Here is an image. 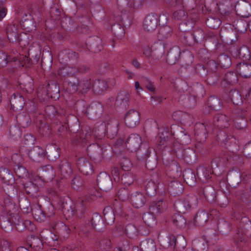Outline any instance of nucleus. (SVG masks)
<instances>
[{
  "mask_svg": "<svg viewBox=\"0 0 251 251\" xmlns=\"http://www.w3.org/2000/svg\"><path fill=\"white\" fill-rule=\"evenodd\" d=\"M46 111L47 112H49V115L52 114L56 117L50 126L47 125L45 127L40 128V133L43 135H48L54 133L60 135L65 133L67 131V126L60 121L58 118L60 117L61 114L63 113V111L58 112L53 105L48 106L46 108Z\"/></svg>",
  "mask_w": 251,
  "mask_h": 251,
  "instance_id": "nucleus-1",
  "label": "nucleus"
},
{
  "mask_svg": "<svg viewBox=\"0 0 251 251\" xmlns=\"http://www.w3.org/2000/svg\"><path fill=\"white\" fill-rule=\"evenodd\" d=\"M245 237L251 238V224H247L243 227H239L233 238L234 243L241 251H249L250 250L249 242L246 240Z\"/></svg>",
  "mask_w": 251,
  "mask_h": 251,
  "instance_id": "nucleus-2",
  "label": "nucleus"
},
{
  "mask_svg": "<svg viewBox=\"0 0 251 251\" xmlns=\"http://www.w3.org/2000/svg\"><path fill=\"white\" fill-rule=\"evenodd\" d=\"M215 133L218 142L224 143L226 147L234 152L238 151V146L236 144V139L233 136H228L224 129H218Z\"/></svg>",
  "mask_w": 251,
  "mask_h": 251,
  "instance_id": "nucleus-3",
  "label": "nucleus"
},
{
  "mask_svg": "<svg viewBox=\"0 0 251 251\" xmlns=\"http://www.w3.org/2000/svg\"><path fill=\"white\" fill-rule=\"evenodd\" d=\"M196 198L187 196L175 201L174 206L176 210L179 213L185 214L190 211L194 205L196 204Z\"/></svg>",
  "mask_w": 251,
  "mask_h": 251,
  "instance_id": "nucleus-4",
  "label": "nucleus"
},
{
  "mask_svg": "<svg viewBox=\"0 0 251 251\" xmlns=\"http://www.w3.org/2000/svg\"><path fill=\"white\" fill-rule=\"evenodd\" d=\"M163 246L181 251L185 248L186 242L183 236L176 238L174 235H170L166 238Z\"/></svg>",
  "mask_w": 251,
  "mask_h": 251,
  "instance_id": "nucleus-5",
  "label": "nucleus"
},
{
  "mask_svg": "<svg viewBox=\"0 0 251 251\" xmlns=\"http://www.w3.org/2000/svg\"><path fill=\"white\" fill-rule=\"evenodd\" d=\"M116 232L119 236L126 235L130 239L136 238L139 234L138 228L132 224L125 226L121 224H118L116 226Z\"/></svg>",
  "mask_w": 251,
  "mask_h": 251,
  "instance_id": "nucleus-6",
  "label": "nucleus"
},
{
  "mask_svg": "<svg viewBox=\"0 0 251 251\" xmlns=\"http://www.w3.org/2000/svg\"><path fill=\"white\" fill-rule=\"evenodd\" d=\"M249 177L244 174L241 175L238 170L229 171L227 175V180L230 186L236 188L242 181L248 183Z\"/></svg>",
  "mask_w": 251,
  "mask_h": 251,
  "instance_id": "nucleus-7",
  "label": "nucleus"
},
{
  "mask_svg": "<svg viewBox=\"0 0 251 251\" xmlns=\"http://www.w3.org/2000/svg\"><path fill=\"white\" fill-rule=\"evenodd\" d=\"M172 151L177 157L183 159L187 163L190 164H193L197 160L196 154L193 150H182L181 148H178L177 150L173 149Z\"/></svg>",
  "mask_w": 251,
  "mask_h": 251,
  "instance_id": "nucleus-8",
  "label": "nucleus"
},
{
  "mask_svg": "<svg viewBox=\"0 0 251 251\" xmlns=\"http://www.w3.org/2000/svg\"><path fill=\"white\" fill-rule=\"evenodd\" d=\"M125 123L129 128H134L137 126L140 122V114L135 109H131L125 115Z\"/></svg>",
  "mask_w": 251,
  "mask_h": 251,
  "instance_id": "nucleus-9",
  "label": "nucleus"
},
{
  "mask_svg": "<svg viewBox=\"0 0 251 251\" xmlns=\"http://www.w3.org/2000/svg\"><path fill=\"white\" fill-rule=\"evenodd\" d=\"M82 47H86L90 51L93 53L99 52L103 49L102 40L98 36L90 37Z\"/></svg>",
  "mask_w": 251,
  "mask_h": 251,
  "instance_id": "nucleus-10",
  "label": "nucleus"
},
{
  "mask_svg": "<svg viewBox=\"0 0 251 251\" xmlns=\"http://www.w3.org/2000/svg\"><path fill=\"white\" fill-rule=\"evenodd\" d=\"M96 198L95 194H87L84 198L78 200V204L80 208L76 210V213L79 217L81 218L88 214L89 210L87 207L88 203L92 201H95Z\"/></svg>",
  "mask_w": 251,
  "mask_h": 251,
  "instance_id": "nucleus-11",
  "label": "nucleus"
},
{
  "mask_svg": "<svg viewBox=\"0 0 251 251\" xmlns=\"http://www.w3.org/2000/svg\"><path fill=\"white\" fill-rule=\"evenodd\" d=\"M213 124L217 129H225L230 125V119L226 114L218 113L213 118Z\"/></svg>",
  "mask_w": 251,
  "mask_h": 251,
  "instance_id": "nucleus-12",
  "label": "nucleus"
},
{
  "mask_svg": "<svg viewBox=\"0 0 251 251\" xmlns=\"http://www.w3.org/2000/svg\"><path fill=\"white\" fill-rule=\"evenodd\" d=\"M76 166L79 171L83 175L90 176L94 172L93 166L91 161L86 158L80 157L76 161Z\"/></svg>",
  "mask_w": 251,
  "mask_h": 251,
  "instance_id": "nucleus-13",
  "label": "nucleus"
},
{
  "mask_svg": "<svg viewBox=\"0 0 251 251\" xmlns=\"http://www.w3.org/2000/svg\"><path fill=\"white\" fill-rule=\"evenodd\" d=\"M236 14L243 18H248L251 16V4L245 0H239L235 6Z\"/></svg>",
  "mask_w": 251,
  "mask_h": 251,
  "instance_id": "nucleus-14",
  "label": "nucleus"
},
{
  "mask_svg": "<svg viewBox=\"0 0 251 251\" xmlns=\"http://www.w3.org/2000/svg\"><path fill=\"white\" fill-rule=\"evenodd\" d=\"M97 182L99 187L104 192H107L112 188V179L106 173H100L97 177Z\"/></svg>",
  "mask_w": 251,
  "mask_h": 251,
  "instance_id": "nucleus-15",
  "label": "nucleus"
},
{
  "mask_svg": "<svg viewBox=\"0 0 251 251\" xmlns=\"http://www.w3.org/2000/svg\"><path fill=\"white\" fill-rule=\"evenodd\" d=\"M11 109L15 111H19L23 109L25 105V99L21 93H14L10 99Z\"/></svg>",
  "mask_w": 251,
  "mask_h": 251,
  "instance_id": "nucleus-16",
  "label": "nucleus"
},
{
  "mask_svg": "<svg viewBox=\"0 0 251 251\" xmlns=\"http://www.w3.org/2000/svg\"><path fill=\"white\" fill-rule=\"evenodd\" d=\"M237 33L232 28H221L220 35L222 40L227 44H232L237 40Z\"/></svg>",
  "mask_w": 251,
  "mask_h": 251,
  "instance_id": "nucleus-17",
  "label": "nucleus"
},
{
  "mask_svg": "<svg viewBox=\"0 0 251 251\" xmlns=\"http://www.w3.org/2000/svg\"><path fill=\"white\" fill-rule=\"evenodd\" d=\"M203 193L207 201L210 202L216 201L222 206L226 205L228 203L227 198L226 197H224V201L223 202L220 201L218 199H217L216 196L215 191L213 187H204L203 189Z\"/></svg>",
  "mask_w": 251,
  "mask_h": 251,
  "instance_id": "nucleus-18",
  "label": "nucleus"
},
{
  "mask_svg": "<svg viewBox=\"0 0 251 251\" xmlns=\"http://www.w3.org/2000/svg\"><path fill=\"white\" fill-rule=\"evenodd\" d=\"M141 138L137 134H131L125 142L126 147L131 151H137L141 147Z\"/></svg>",
  "mask_w": 251,
  "mask_h": 251,
  "instance_id": "nucleus-19",
  "label": "nucleus"
},
{
  "mask_svg": "<svg viewBox=\"0 0 251 251\" xmlns=\"http://www.w3.org/2000/svg\"><path fill=\"white\" fill-rule=\"evenodd\" d=\"M43 91L48 98L54 100H58L60 97V89L58 84L54 81H50L43 88Z\"/></svg>",
  "mask_w": 251,
  "mask_h": 251,
  "instance_id": "nucleus-20",
  "label": "nucleus"
},
{
  "mask_svg": "<svg viewBox=\"0 0 251 251\" xmlns=\"http://www.w3.org/2000/svg\"><path fill=\"white\" fill-rule=\"evenodd\" d=\"M46 208L39 204L32 206L31 212L35 220L39 222L44 221L47 216H49L50 215V213L46 211Z\"/></svg>",
  "mask_w": 251,
  "mask_h": 251,
  "instance_id": "nucleus-21",
  "label": "nucleus"
},
{
  "mask_svg": "<svg viewBox=\"0 0 251 251\" xmlns=\"http://www.w3.org/2000/svg\"><path fill=\"white\" fill-rule=\"evenodd\" d=\"M158 25V16L156 14L151 13L145 18L143 23L144 29L148 32L155 30Z\"/></svg>",
  "mask_w": 251,
  "mask_h": 251,
  "instance_id": "nucleus-22",
  "label": "nucleus"
},
{
  "mask_svg": "<svg viewBox=\"0 0 251 251\" xmlns=\"http://www.w3.org/2000/svg\"><path fill=\"white\" fill-rule=\"evenodd\" d=\"M130 95L126 91H121L118 94L115 106L121 109H126L129 105Z\"/></svg>",
  "mask_w": 251,
  "mask_h": 251,
  "instance_id": "nucleus-23",
  "label": "nucleus"
},
{
  "mask_svg": "<svg viewBox=\"0 0 251 251\" xmlns=\"http://www.w3.org/2000/svg\"><path fill=\"white\" fill-rule=\"evenodd\" d=\"M62 212L66 219L72 218L75 213V207L72 201H60Z\"/></svg>",
  "mask_w": 251,
  "mask_h": 251,
  "instance_id": "nucleus-24",
  "label": "nucleus"
},
{
  "mask_svg": "<svg viewBox=\"0 0 251 251\" xmlns=\"http://www.w3.org/2000/svg\"><path fill=\"white\" fill-rule=\"evenodd\" d=\"M79 79L76 77H69L65 78L63 86L66 87L68 93L73 94L78 91Z\"/></svg>",
  "mask_w": 251,
  "mask_h": 251,
  "instance_id": "nucleus-25",
  "label": "nucleus"
},
{
  "mask_svg": "<svg viewBox=\"0 0 251 251\" xmlns=\"http://www.w3.org/2000/svg\"><path fill=\"white\" fill-rule=\"evenodd\" d=\"M166 169L170 176L174 178H177L181 174L180 166L178 163L174 160H172L168 163L166 164Z\"/></svg>",
  "mask_w": 251,
  "mask_h": 251,
  "instance_id": "nucleus-26",
  "label": "nucleus"
},
{
  "mask_svg": "<svg viewBox=\"0 0 251 251\" xmlns=\"http://www.w3.org/2000/svg\"><path fill=\"white\" fill-rule=\"evenodd\" d=\"M180 50L178 46H175L170 49L166 56V62L170 65L175 64L179 60Z\"/></svg>",
  "mask_w": 251,
  "mask_h": 251,
  "instance_id": "nucleus-27",
  "label": "nucleus"
},
{
  "mask_svg": "<svg viewBox=\"0 0 251 251\" xmlns=\"http://www.w3.org/2000/svg\"><path fill=\"white\" fill-rule=\"evenodd\" d=\"M12 218L14 219L13 226L14 225L16 229L18 231H22L25 229L27 228V226L29 225L31 226H34V225L30 221L24 220L20 216L16 213L12 214Z\"/></svg>",
  "mask_w": 251,
  "mask_h": 251,
  "instance_id": "nucleus-28",
  "label": "nucleus"
},
{
  "mask_svg": "<svg viewBox=\"0 0 251 251\" xmlns=\"http://www.w3.org/2000/svg\"><path fill=\"white\" fill-rule=\"evenodd\" d=\"M236 70L239 75L244 78H251V64L248 62H239L236 65Z\"/></svg>",
  "mask_w": 251,
  "mask_h": 251,
  "instance_id": "nucleus-29",
  "label": "nucleus"
},
{
  "mask_svg": "<svg viewBox=\"0 0 251 251\" xmlns=\"http://www.w3.org/2000/svg\"><path fill=\"white\" fill-rule=\"evenodd\" d=\"M167 206V202L163 200H160L151 202L149 205V210L151 212L158 215L164 212L166 210Z\"/></svg>",
  "mask_w": 251,
  "mask_h": 251,
  "instance_id": "nucleus-30",
  "label": "nucleus"
},
{
  "mask_svg": "<svg viewBox=\"0 0 251 251\" xmlns=\"http://www.w3.org/2000/svg\"><path fill=\"white\" fill-rule=\"evenodd\" d=\"M137 151L138 159L144 161L150 157L152 152H156L153 148L147 144H143Z\"/></svg>",
  "mask_w": 251,
  "mask_h": 251,
  "instance_id": "nucleus-31",
  "label": "nucleus"
},
{
  "mask_svg": "<svg viewBox=\"0 0 251 251\" xmlns=\"http://www.w3.org/2000/svg\"><path fill=\"white\" fill-rule=\"evenodd\" d=\"M28 154L33 161L36 162L40 161L46 155L44 150L39 146L34 147L28 151Z\"/></svg>",
  "mask_w": 251,
  "mask_h": 251,
  "instance_id": "nucleus-32",
  "label": "nucleus"
},
{
  "mask_svg": "<svg viewBox=\"0 0 251 251\" xmlns=\"http://www.w3.org/2000/svg\"><path fill=\"white\" fill-rule=\"evenodd\" d=\"M16 121L19 125L23 128L28 127L32 123V120L29 114L25 111H23L17 114Z\"/></svg>",
  "mask_w": 251,
  "mask_h": 251,
  "instance_id": "nucleus-33",
  "label": "nucleus"
},
{
  "mask_svg": "<svg viewBox=\"0 0 251 251\" xmlns=\"http://www.w3.org/2000/svg\"><path fill=\"white\" fill-rule=\"evenodd\" d=\"M147 201L145 196L142 193L136 192L131 195L130 202L136 208H139L144 205Z\"/></svg>",
  "mask_w": 251,
  "mask_h": 251,
  "instance_id": "nucleus-34",
  "label": "nucleus"
},
{
  "mask_svg": "<svg viewBox=\"0 0 251 251\" xmlns=\"http://www.w3.org/2000/svg\"><path fill=\"white\" fill-rule=\"evenodd\" d=\"M26 243L35 251H41L44 248L43 243L38 236H28L26 238Z\"/></svg>",
  "mask_w": 251,
  "mask_h": 251,
  "instance_id": "nucleus-35",
  "label": "nucleus"
},
{
  "mask_svg": "<svg viewBox=\"0 0 251 251\" xmlns=\"http://www.w3.org/2000/svg\"><path fill=\"white\" fill-rule=\"evenodd\" d=\"M92 228L98 231H101L104 228V222L102 216L98 213H94L90 221Z\"/></svg>",
  "mask_w": 251,
  "mask_h": 251,
  "instance_id": "nucleus-36",
  "label": "nucleus"
},
{
  "mask_svg": "<svg viewBox=\"0 0 251 251\" xmlns=\"http://www.w3.org/2000/svg\"><path fill=\"white\" fill-rule=\"evenodd\" d=\"M123 25L126 26V22L122 17L121 23L114 24L111 26V31L118 39H121L125 36V32Z\"/></svg>",
  "mask_w": 251,
  "mask_h": 251,
  "instance_id": "nucleus-37",
  "label": "nucleus"
},
{
  "mask_svg": "<svg viewBox=\"0 0 251 251\" xmlns=\"http://www.w3.org/2000/svg\"><path fill=\"white\" fill-rule=\"evenodd\" d=\"M182 184L178 181H173L169 183L168 191L170 195L176 196L181 194L183 191Z\"/></svg>",
  "mask_w": 251,
  "mask_h": 251,
  "instance_id": "nucleus-38",
  "label": "nucleus"
},
{
  "mask_svg": "<svg viewBox=\"0 0 251 251\" xmlns=\"http://www.w3.org/2000/svg\"><path fill=\"white\" fill-rule=\"evenodd\" d=\"M12 215L8 214V216H2L0 218V227L6 232L12 231L13 228L14 219Z\"/></svg>",
  "mask_w": 251,
  "mask_h": 251,
  "instance_id": "nucleus-39",
  "label": "nucleus"
},
{
  "mask_svg": "<svg viewBox=\"0 0 251 251\" xmlns=\"http://www.w3.org/2000/svg\"><path fill=\"white\" fill-rule=\"evenodd\" d=\"M0 178L8 185H12L15 182L13 173L10 170L4 167L0 168Z\"/></svg>",
  "mask_w": 251,
  "mask_h": 251,
  "instance_id": "nucleus-40",
  "label": "nucleus"
},
{
  "mask_svg": "<svg viewBox=\"0 0 251 251\" xmlns=\"http://www.w3.org/2000/svg\"><path fill=\"white\" fill-rule=\"evenodd\" d=\"M1 207L2 209L6 211L8 214L12 215L16 211V204L9 196H6L3 198V202Z\"/></svg>",
  "mask_w": 251,
  "mask_h": 251,
  "instance_id": "nucleus-41",
  "label": "nucleus"
},
{
  "mask_svg": "<svg viewBox=\"0 0 251 251\" xmlns=\"http://www.w3.org/2000/svg\"><path fill=\"white\" fill-rule=\"evenodd\" d=\"M39 171L44 178L47 181L52 180L55 176L53 167L51 165L42 166L39 169Z\"/></svg>",
  "mask_w": 251,
  "mask_h": 251,
  "instance_id": "nucleus-42",
  "label": "nucleus"
},
{
  "mask_svg": "<svg viewBox=\"0 0 251 251\" xmlns=\"http://www.w3.org/2000/svg\"><path fill=\"white\" fill-rule=\"evenodd\" d=\"M28 19H25V17H22L21 20V26L28 31L35 30L36 28L35 21L33 15L27 14Z\"/></svg>",
  "mask_w": 251,
  "mask_h": 251,
  "instance_id": "nucleus-43",
  "label": "nucleus"
},
{
  "mask_svg": "<svg viewBox=\"0 0 251 251\" xmlns=\"http://www.w3.org/2000/svg\"><path fill=\"white\" fill-rule=\"evenodd\" d=\"M208 220V214L205 210L199 211L194 218L195 225L197 226H204Z\"/></svg>",
  "mask_w": 251,
  "mask_h": 251,
  "instance_id": "nucleus-44",
  "label": "nucleus"
},
{
  "mask_svg": "<svg viewBox=\"0 0 251 251\" xmlns=\"http://www.w3.org/2000/svg\"><path fill=\"white\" fill-rule=\"evenodd\" d=\"M17 61L18 58L16 57H13L3 50H0V68L5 67L8 64H10L12 62H16Z\"/></svg>",
  "mask_w": 251,
  "mask_h": 251,
  "instance_id": "nucleus-45",
  "label": "nucleus"
},
{
  "mask_svg": "<svg viewBox=\"0 0 251 251\" xmlns=\"http://www.w3.org/2000/svg\"><path fill=\"white\" fill-rule=\"evenodd\" d=\"M58 169L61 175L64 177L69 176L72 172L70 163L66 159H64L60 162Z\"/></svg>",
  "mask_w": 251,
  "mask_h": 251,
  "instance_id": "nucleus-46",
  "label": "nucleus"
},
{
  "mask_svg": "<svg viewBox=\"0 0 251 251\" xmlns=\"http://www.w3.org/2000/svg\"><path fill=\"white\" fill-rule=\"evenodd\" d=\"M183 177L185 182L190 186L196 184V177L194 172L190 169H187L183 172Z\"/></svg>",
  "mask_w": 251,
  "mask_h": 251,
  "instance_id": "nucleus-47",
  "label": "nucleus"
},
{
  "mask_svg": "<svg viewBox=\"0 0 251 251\" xmlns=\"http://www.w3.org/2000/svg\"><path fill=\"white\" fill-rule=\"evenodd\" d=\"M26 193L31 197H36L39 191V187L33 182L29 181L23 184Z\"/></svg>",
  "mask_w": 251,
  "mask_h": 251,
  "instance_id": "nucleus-48",
  "label": "nucleus"
},
{
  "mask_svg": "<svg viewBox=\"0 0 251 251\" xmlns=\"http://www.w3.org/2000/svg\"><path fill=\"white\" fill-rule=\"evenodd\" d=\"M223 72L208 73L205 77V82L210 85H214L223 78Z\"/></svg>",
  "mask_w": 251,
  "mask_h": 251,
  "instance_id": "nucleus-49",
  "label": "nucleus"
},
{
  "mask_svg": "<svg viewBox=\"0 0 251 251\" xmlns=\"http://www.w3.org/2000/svg\"><path fill=\"white\" fill-rule=\"evenodd\" d=\"M6 34L10 42L17 43V27L15 25L8 24L5 28Z\"/></svg>",
  "mask_w": 251,
  "mask_h": 251,
  "instance_id": "nucleus-50",
  "label": "nucleus"
},
{
  "mask_svg": "<svg viewBox=\"0 0 251 251\" xmlns=\"http://www.w3.org/2000/svg\"><path fill=\"white\" fill-rule=\"evenodd\" d=\"M45 153L49 160L54 161L60 156V149L57 146H51L46 151Z\"/></svg>",
  "mask_w": 251,
  "mask_h": 251,
  "instance_id": "nucleus-51",
  "label": "nucleus"
},
{
  "mask_svg": "<svg viewBox=\"0 0 251 251\" xmlns=\"http://www.w3.org/2000/svg\"><path fill=\"white\" fill-rule=\"evenodd\" d=\"M141 251H156V247L154 241L151 239H147L141 242Z\"/></svg>",
  "mask_w": 251,
  "mask_h": 251,
  "instance_id": "nucleus-52",
  "label": "nucleus"
},
{
  "mask_svg": "<svg viewBox=\"0 0 251 251\" xmlns=\"http://www.w3.org/2000/svg\"><path fill=\"white\" fill-rule=\"evenodd\" d=\"M213 173L210 168L200 167L197 169V175L199 178L202 181L208 180L211 177L210 175Z\"/></svg>",
  "mask_w": 251,
  "mask_h": 251,
  "instance_id": "nucleus-53",
  "label": "nucleus"
},
{
  "mask_svg": "<svg viewBox=\"0 0 251 251\" xmlns=\"http://www.w3.org/2000/svg\"><path fill=\"white\" fill-rule=\"evenodd\" d=\"M155 215L156 214L151 212L150 211L148 212L145 213L143 215L142 217L145 224L149 227H154L157 223Z\"/></svg>",
  "mask_w": 251,
  "mask_h": 251,
  "instance_id": "nucleus-54",
  "label": "nucleus"
},
{
  "mask_svg": "<svg viewBox=\"0 0 251 251\" xmlns=\"http://www.w3.org/2000/svg\"><path fill=\"white\" fill-rule=\"evenodd\" d=\"M208 105L214 111L220 110L223 107V103L221 99L215 96L210 97L207 100Z\"/></svg>",
  "mask_w": 251,
  "mask_h": 251,
  "instance_id": "nucleus-55",
  "label": "nucleus"
},
{
  "mask_svg": "<svg viewBox=\"0 0 251 251\" xmlns=\"http://www.w3.org/2000/svg\"><path fill=\"white\" fill-rule=\"evenodd\" d=\"M172 222L176 227L180 229L184 228L186 225L184 217L178 213H176L172 216Z\"/></svg>",
  "mask_w": 251,
  "mask_h": 251,
  "instance_id": "nucleus-56",
  "label": "nucleus"
},
{
  "mask_svg": "<svg viewBox=\"0 0 251 251\" xmlns=\"http://www.w3.org/2000/svg\"><path fill=\"white\" fill-rule=\"evenodd\" d=\"M79 137L83 143H90L89 141L91 139H94L93 136V132L89 127L84 126L81 131H80Z\"/></svg>",
  "mask_w": 251,
  "mask_h": 251,
  "instance_id": "nucleus-57",
  "label": "nucleus"
},
{
  "mask_svg": "<svg viewBox=\"0 0 251 251\" xmlns=\"http://www.w3.org/2000/svg\"><path fill=\"white\" fill-rule=\"evenodd\" d=\"M104 220L107 224H111L114 222L115 216L114 210L110 206L105 207L103 210Z\"/></svg>",
  "mask_w": 251,
  "mask_h": 251,
  "instance_id": "nucleus-58",
  "label": "nucleus"
},
{
  "mask_svg": "<svg viewBox=\"0 0 251 251\" xmlns=\"http://www.w3.org/2000/svg\"><path fill=\"white\" fill-rule=\"evenodd\" d=\"M107 87V84L104 80H98L93 83L92 88L96 94L99 95L105 90Z\"/></svg>",
  "mask_w": 251,
  "mask_h": 251,
  "instance_id": "nucleus-59",
  "label": "nucleus"
},
{
  "mask_svg": "<svg viewBox=\"0 0 251 251\" xmlns=\"http://www.w3.org/2000/svg\"><path fill=\"white\" fill-rule=\"evenodd\" d=\"M19 206L24 214H27L32 211V207L30 205L29 200L24 197L19 200Z\"/></svg>",
  "mask_w": 251,
  "mask_h": 251,
  "instance_id": "nucleus-60",
  "label": "nucleus"
},
{
  "mask_svg": "<svg viewBox=\"0 0 251 251\" xmlns=\"http://www.w3.org/2000/svg\"><path fill=\"white\" fill-rule=\"evenodd\" d=\"M101 150L98 144L90 143L87 149V154L91 158L96 159L97 156L100 154Z\"/></svg>",
  "mask_w": 251,
  "mask_h": 251,
  "instance_id": "nucleus-61",
  "label": "nucleus"
},
{
  "mask_svg": "<svg viewBox=\"0 0 251 251\" xmlns=\"http://www.w3.org/2000/svg\"><path fill=\"white\" fill-rule=\"evenodd\" d=\"M219 65L223 69H227L231 65V57L225 53L221 54L218 57Z\"/></svg>",
  "mask_w": 251,
  "mask_h": 251,
  "instance_id": "nucleus-62",
  "label": "nucleus"
},
{
  "mask_svg": "<svg viewBox=\"0 0 251 251\" xmlns=\"http://www.w3.org/2000/svg\"><path fill=\"white\" fill-rule=\"evenodd\" d=\"M229 98L234 106L238 105L242 102L241 95L236 89H232L230 91Z\"/></svg>",
  "mask_w": 251,
  "mask_h": 251,
  "instance_id": "nucleus-63",
  "label": "nucleus"
},
{
  "mask_svg": "<svg viewBox=\"0 0 251 251\" xmlns=\"http://www.w3.org/2000/svg\"><path fill=\"white\" fill-rule=\"evenodd\" d=\"M94 139H101L105 135V125L101 124L100 126H95L92 130Z\"/></svg>",
  "mask_w": 251,
  "mask_h": 251,
  "instance_id": "nucleus-64",
  "label": "nucleus"
}]
</instances>
